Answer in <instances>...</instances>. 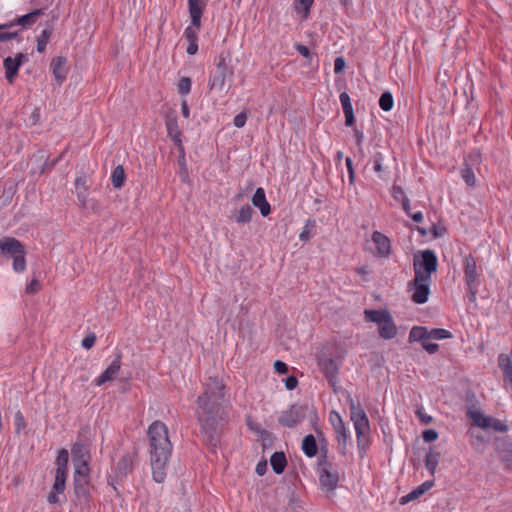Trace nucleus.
<instances>
[{"instance_id":"nucleus-60","label":"nucleus","mask_w":512,"mask_h":512,"mask_svg":"<svg viewBox=\"0 0 512 512\" xmlns=\"http://www.w3.org/2000/svg\"><path fill=\"white\" fill-rule=\"evenodd\" d=\"M422 347L424 350H426L429 354H434L438 351L439 349V345L436 344V343H430L428 342V340H426L423 344H422Z\"/></svg>"},{"instance_id":"nucleus-48","label":"nucleus","mask_w":512,"mask_h":512,"mask_svg":"<svg viewBox=\"0 0 512 512\" xmlns=\"http://www.w3.org/2000/svg\"><path fill=\"white\" fill-rule=\"evenodd\" d=\"M329 422L333 426V429L336 430L337 428H341V426L344 424L340 414L336 411H331L329 414Z\"/></svg>"},{"instance_id":"nucleus-7","label":"nucleus","mask_w":512,"mask_h":512,"mask_svg":"<svg viewBox=\"0 0 512 512\" xmlns=\"http://www.w3.org/2000/svg\"><path fill=\"white\" fill-rule=\"evenodd\" d=\"M431 276L428 274L422 275L417 272V276L414 275L413 281L409 284L413 289L411 299L417 304H424L428 301L430 294Z\"/></svg>"},{"instance_id":"nucleus-59","label":"nucleus","mask_w":512,"mask_h":512,"mask_svg":"<svg viewBox=\"0 0 512 512\" xmlns=\"http://www.w3.org/2000/svg\"><path fill=\"white\" fill-rule=\"evenodd\" d=\"M467 287V295L470 302L476 301V295L478 293V289L480 285L466 286Z\"/></svg>"},{"instance_id":"nucleus-50","label":"nucleus","mask_w":512,"mask_h":512,"mask_svg":"<svg viewBox=\"0 0 512 512\" xmlns=\"http://www.w3.org/2000/svg\"><path fill=\"white\" fill-rule=\"evenodd\" d=\"M339 100L342 105L343 111L353 110L351 99L347 92H342L339 95Z\"/></svg>"},{"instance_id":"nucleus-5","label":"nucleus","mask_w":512,"mask_h":512,"mask_svg":"<svg viewBox=\"0 0 512 512\" xmlns=\"http://www.w3.org/2000/svg\"><path fill=\"white\" fill-rule=\"evenodd\" d=\"M319 483L322 489L332 492L337 488L339 472L326 458L318 463Z\"/></svg>"},{"instance_id":"nucleus-17","label":"nucleus","mask_w":512,"mask_h":512,"mask_svg":"<svg viewBox=\"0 0 512 512\" xmlns=\"http://www.w3.org/2000/svg\"><path fill=\"white\" fill-rule=\"evenodd\" d=\"M253 209L249 204L231 211L230 219L237 224H247L252 220Z\"/></svg>"},{"instance_id":"nucleus-39","label":"nucleus","mask_w":512,"mask_h":512,"mask_svg":"<svg viewBox=\"0 0 512 512\" xmlns=\"http://www.w3.org/2000/svg\"><path fill=\"white\" fill-rule=\"evenodd\" d=\"M452 338V333L446 329L435 328L429 330V339L442 340Z\"/></svg>"},{"instance_id":"nucleus-45","label":"nucleus","mask_w":512,"mask_h":512,"mask_svg":"<svg viewBox=\"0 0 512 512\" xmlns=\"http://www.w3.org/2000/svg\"><path fill=\"white\" fill-rule=\"evenodd\" d=\"M228 55L221 53L217 58L216 62V70L224 71V72H233L232 69L227 64Z\"/></svg>"},{"instance_id":"nucleus-22","label":"nucleus","mask_w":512,"mask_h":512,"mask_svg":"<svg viewBox=\"0 0 512 512\" xmlns=\"http://www.w3.org/2000/svg\"><path fill=\"white\" fill-rule=\"evenodd\" d=\"M74 492L80 501H86L89 495V480L74 476Z\"/></svg>"},{"instance_id":"nucleus-31","label":"nucleus","mask_w":512,"mask_h":512,"mask_svg":"<svg viewBox=\"0 0 512 512\" xmlns=\"http://www.w3.org/2000/svg\"><path fill=\"white\" fill-rule=\"evenodd\" d=\"M336 433V439L338 442V450L341 454H345L346 452V442L349 438V432L347 431L345 425L343 424L341 428H337L334 430Z\"/></svg>"},{"instance_id":"nucleus-34","label":"nucleus","mask_w":512,"mask_h":512,"mask_svg":"<svg viewBox=\"0 0 512 512\" xmlns=\"http://www.w3.org/2000/svg\"><path fill=\"white\" fill-rule=\"evenodd\" d=\"M125 172L122 165H118L115 167L111 174V182L114 188H121L124 185L125 181Z\"/></svg>"},{"instance_id":"nucleus-61","label":"nucleus","mask_w":512,"mask_h":512,"mask_svg":"<svg viewBox=\"0 0 512 512\" xmlns=\"http://www.w3.org/2000/svg\"><path fill=\"white\" fill-rule=\"evenodd\" d=\"M345 65H346V63H345L344 58L343 57H337L335 59V62H334V72L335 73L342 72L344 70V68H345Z\"/></svg>"},{"instance_id":"nucleus-4","label":"nucleus","mask_w":512,"mask_h":512,"mask_svg":"<svg viewBox=\"0 0 512 512\" xmlns=\"http://www.w3.org/2000/svg\"><path fill=\"white\" fill-rule=\"evenodd\" d=\"M350 418L354 424L357 443L358 446L360 447L366 442L370 432L368 417L363 408L360 406V404H356L353 401H351Z\"/></svg>"},{"instance_id":"nucleus-11","label":"nucleus","mask_w":512,"mask_h":512,"mask_svg":"<svg viewBox=\"0 0 512 512\" xmlns=\"http://www.w3.org/2000/svg\"><path fill=\"white\" fill-rule=\"evenodd\" d=\"M1 255L9 258L17 257L18 254L26 253L23 244L13 237H3L0 239Z\"/></svg>"},{"instance_id":"nucleus-42","label":"nucleus","mask_w":512,"mask_h":512,"mask_svg":"<svg viewBox=\"0 0 512 512\" xmlns=\"http://www.w3.org/2000/svg\"><path fill=\"white\" fill-rule=\"evenodd\" d=\"M384 155L381 152H376L373 156V169L381 177V173L385 171L383 167Z\"/></svg>"},{"instance_id":"nucleus-63","label":"nucleus","mask_w":512,"mask_h":512,"mask_svg":"<svg viewBox=\"0 0 512 512\" xmlns=\"http://www.w3.org/2000/svg\"><path fill=\"white\" fill-rule=\"evenodd\" d=\"M274 369L280 373V374H286L288 372V367L287 365L280 361V360H277L275 363H274Z\"/></svg>"},{"instance_id":"nucleus-58","label":"nucleus","mask_w":512,"mask_h":512,"mask_svg":"<svg viewBox=\"0 0 512 512\" xmlns=\"http://www.w3.org/2000/svg\"><path fill=\"white\" fill-rule=\"evenodd\" d=\"M392 196L395 200H398L401 202L403 200V197H406L404 190L400 186H393Z\"/></svg>"},{"instance_id":"nucleus-15","label":"nucleus","mask_w":512,"mask_h":512,"mask_svg":"<svg viewBox=\"0 0 512 512\" xmlns=\"http://www.w3.org/2000/svg\"><path fill=\"white\" fill-rule=\"evenodd\" d=\"M207 5V0H188V10L191 18V24L194 27H201V17Z\"/></svg>"},{"instance_id":"nucleus-21","label":"nucleus","mask_w":512,"mask_h":512,"mask_svg":"<svg viewBox=\"0 0 512 512\" xmlns=\"http://www.w3.org/2000/svg\"><path fill=\"white\" fill-rule=\"evenodd\" d=\"M66 62L65 57H56L51 61V69L59 84L63 82L67 75Z\"/></svg>"},{"instance_id":"nucleus-6","label":"nucleus","mask_w":512,"mask_h":512,"mask_svg":"<svg viewBox=\"0 0 512 512\" xmlns=\"http://www.w3.org/2000/svg\"><path fill=\"white\" fill-rule=\"evenodd\" d=\"M438 259L434 251L426 249L420 253V256H415L413 260L414 274L417 276V272L422 275L428 274L431 276L433 272L437 270Z\"/></svg>"},{"instance_id":"nucleus-19","label":"nucleus","mask_w":512,"mask_h":512,"mask_svg":"<svg viewBox=\"0 0 512 512\" xmlns=\"http://www.w3.org/2000/svg\"><path fill=\"white\" fill-rule=\"evenodd\" d=\"M497 452L506 468L512 470V443L506 440L499 441Z\"/></svg>"},{"instance_id":"nucleus-37","label":"nucleus","mask_w":512,"mask_h":512,"mask_svg":"<svg viewBox=\"0 0 512 512\" xmlns=\"http://www.w3.org/2000/svg\"><path fill=\"white\" fill-rule=\"evenodd\" d=\"M394 100L390 92L386 91L382 93L379 99V106L384 111H390L393 108Z\"/></svg>"},{"instance_id":"nucleus-54","label":"nucleus","mask_w":512,"mask_h":512,"mask_svg":"<svg viewBox=\"0 0 512 512\" xmlns=\"http://www.w3.org/2000/svg\"><path fill=\"white\" fill-rule=\"evenodd\" d=\"M422 437L425 442H433L438 438V433L434 429H429L423 432Z\"/></svg>"},{"instance_id":"nucleus-38","label":"nucleus","mask_w":512,"mask_h":512,"mask_svg":"<svg viewBox=\"0 0 512 512\" xmlns=\"http://www.w3.org/2000/svg\"><path fill=\"white\" fill-rule=\"evenodd\" d=\"M89 461H82V462H73L75 467V473L74 476H79V478H87L89 475V467H88Z\"/></svg>"},{"instance_id":"nucleus-49","label":"nucleus","mask_w":512,"mask_h":512,"mask_svg":"<svg viewBox=\"0 0 512 512\" xmlns=\"http://www.w3.org/2000/svg\"><path fill=\"white\" fill-rule=\"evenodd\" d=\"M130 468H131V460L129 459V457H123L117 463V470L121 474H126Z\"/></svg>"},{"instance_id":"nucleus-64","label":"nucleus","mask_w":512,"mask_h":512,"mask_svg":"<svg viewBox=\"0 0 512 512\" xmlns=\"http://www.w3.org/2000/svg\"><path fill=\"white\" fill-rule=\"evenodd\" d=\"M297 384H298V380L294 376H289L285 380V387L288 390H293L294 388H296Z\"/></svg>"},{"instance_id":"nucleus-25","label":"nucleus","mask_w":512,"mask_h":512,"mask_svg":"<svg viewBox=\"0 0 512 512\" xmlns=\"http://www.w3.org/2000/svg\"><path fill=\"white\" fill-rule=\"evenodd\" d=\"M71 453L73 462L89 461L90 459L89 449L83 442H76L71 449Z\"/></svg>"},{"instance_id":"nucleus-24","label":"nucleus","mask_w":512,"mask_h":512,"mask_svg":"<svg viewBox=\"0 0 512 512\" xmlns=\"http://www.w3.org/2000/svg\"><path fill=\"white\" fill-rule=\"evenodd\" d=\"M88 178L85 174H81L77 176L75 179V190L77 194L78 200L85 205L87 200V191H88Z\"/></svg>"},{"instance_id":"nucleus-12","label":"nucleus","mask_w":512,"mask_h":512,"mask_svg":"<svg viewBox=\"0 0 512 512\" xmlns=\"http://www.w3.org/2000/svg\"><path fill=\"white\" fill-rule=\"evenodd\" d=\"M372 242L375 245L374 254L378 257L387 258L391 253V241L390 239L379 231H375L372 234Z\"/></svg>"},{"instance_id":"nucleus-62","label":"nucleus","mask_w":512,"mask_h":512,"mask_svg":"<svg viewBox=\"0 0 512 512\" xmlns=\"http://www.w3.org/2000/svg\"><path fill=\"white\" fill-rule=\"evenodd\" d=\"M345 115V125L348 127L353 126L355 122L353 110L343 111Z\"/></svg>"},{"instance_id":"nucleus-18","label":"nucleus","mask_w":512,"mask_h":512,"mask_svg":"<svg viewBox=\"0 0 512 512\" xmlns=\"http://www.w3.org/2000/svg\"><path fill=\"white\" fill-rule=\"evenodd\" d=\"M252 204L260 210L263 217H267L271 212V207L266 200L265 190L262 187L257 188L253 197Z\"/></svg>"},{"instance_id":"nucleus-10","label":"nucleus","mask_w":512,"mask_h":512,"mask_svg":"<svg viewBox=\"0 0 512 512\" xmlns=\"http://www.w3.org/2000/svg\"><path fill=\"white\" fill-rule=\"evenodd\" d=\"M464 282L466 286L481 285V270L477 267L476 260L472 255L463 259Z\"/></svg>"},{"instance_id":"nucleus-36","label":"nucleus","mask_w":512,"mask_h":512,"mask_svg":"<svg viewBox=\"0 0 512 512\" xmlns=\"http://www.w3.org/2000/svg\"><path fill=\"white\" fill-rule=\"evenodd\" d=\"M487 429H492V430L498 431V432H507L508 426L506 423H504L503 421H501L497 418L488 417Z\"/></svg>"},{"instance_id":"nucleus-13","label":"nucleus","mask_w":512,"mask_h":512,"mask_svg":"<svg viewBox=\"0 0 512 512\" xmlns=\"http://www.w3.org/2000/svg\"><path fill=\"white\" fill-rule=\"evenodd\" d=\"M24 59H26V55L22 53L16 54L15 57H7L4 59L5 77L9 83H13Z\"/></svg>"},{"instance_id":"nucleus-43","label":"nucleus","mask_w":512,"mask_h":512,"mask_svg":"<svg viewBox=\"0 0 512 512\" xmlns=\"http://www.w3.org/2000/svg\"><path fill=\"white\" fill-rule=\"evenodd\" d=\"M192 81L188 77H182L177 85L178 92L181 95H187L191 90Z\"/></svg>"},{"instance_id":"nucleus-41","label":"nucleus","mask_w":512,"mask_h":512,"mask_svg":"<svg viewBox=\"0 0 512 512\" xmlns=\"http://www.w3.org/2000/svg\"><path fill=\"white\" fill-rule=\"evenodd\" d=\"M25 254L26 253H21V254H18L17 257H14L13 258V270L16 272V273H22L25 271L26 269V259H25Z\"/></svg>"},{"instance_id":"nucleus-32","label":"nucleus","mask_w":512,"mask_h":512,"mask_svg":"<svg viewBox=\"0 0 512 512\" xmlns=\"http://www.w3.org/2000/svg\"><path fill=\"white\" fill-rule=\"evenodd\" d=\"M440 454L437 451L430 450L425 457V467L431 475L435 474L436 468L439 463Z\"/></svg>"},{"instance_id":"nucleus-9","label":"nucleus","mask_w":512,"mask_h":512,"mask_svg":"<svg viewBox=\"0 0 512 512\" xmlns=\"http://www.w3.org/2000/svg\"><path fill=\"white\" fill-rule=\"evenodd\" d=\"M308 408L302 405H292L289 409L283 411L278 418L279 423L288 428L300 424L307 414Z\"/></svg>"},{"instance_id":"nucleus-46","label":"nucleus","mask_w":512,"mask_h":512,"mask_svg":"<svg viewBox=\"0 0 512 512\" xmlns=\"http://www.w3.org/2000/svg\"><path fill=\"white\" fill-rule=\"evenodd\" d=\"M314 227H315L314 221H307V223L303 227L302 232L299 235V239L301 241H308L311 238V232Z\"/></svg>"},{"instance_id":"nucleus-1","label":"nucleus","mask_w":512,"mask_h":512,"mask_svg":"<svg viewBox=\"0 0 512 512\" xmlns=\"http://www.w3.org/2000/svg\"><path fill=\"white\" fill-rule=\"evenodd\" d=\"M225 386L216 377H209L204 383V392L197 399L198 421L209 445L216 447L219 429L226 422L227 415L223 406Z\"/></svg>"},{"instance_id":"nucleus-3","label":"nucleus","mask_w":512,"mask_h":512,"mask_svg":"<svg viewBox=\"0 0 512 512\" xmlns=\"http://www.w3.org/2000/svg\"><path fill=\"white\" fill-rule=\"evenodd\" d=\"M364 315L367 321L378 324L381 338L389 340L396 336L397 327L387 310H365Z\"/></svg>"},{"instance_id":"nucleus-33","label":"nucleus","mask_w":512,"mask_h":512,"mask_svg":"<svg viewBox=\"0 0 512 512\" xmlns=\"http://www.w3.org/2000/svg\"><path fill=\"white\" fill-rule=\"evenodd\" d=\"M42 15V10H34L33 12H30L26 15H23L21 17H19L17 20H16V24L22 26V27H30L31 25H33L38 17Z\"/></svg>"},{"instance_id":"nucleus-23","label":"nucleus","mask_w":512,"mask_h":512,"mask_svg":"<svg viewBox=\"0 0 512 512\" xmlns=\"http://www.w3.org/2000/svg\"><path fill=\"white\" fill-rule=\"evenodd\" d=\"M233 75V72L215 71L209 81V87L212 90L221 91L224 88L225 82Z\"/></svg>"},{"instance_id":"nucleus-35","label":"nucleus","mask_w":512,"mask_h":512,"mask_svg":"<svg viewBox=\"0 0 512 512\" xmlns=\"http://www.w3.org/2000/svg\"><path fill=\"white\" fill-rule=\"evenodd\" d=\"M468 414L475 425L482 429H487V420L489 416L484 415L480 411H469Z\"/></svg>"},{"instance_id":"nucleus-51","label":"nucleus","mask_w":512,"mask_h":512,"mask_svg":"<svg viewBox=\"0 0 512 512\" xmlns=\"http://www.w3.org/2000/svg\"><path fill=\"white\" fill-rule=\"evenodd\" d=\"M14 424L16 432H20L25 427V419L20 411L16 412L14 416Z\"/></svg>"},{"instance_id":"nucleus-52","label":"nucleus","mask_w":512,"mask_h":512,"mask_svg":"<svg viewBox=\"0 0 512 512\" xmlns=\"http://www.w3.org/2000/svg\"><path fill=\"white\" fill-rule=\"evenodd\" d=\"M179 163L181 166L180 172H179L180 178H181L182 182H186L188 180V171H187V166H186V161H185L184 155H182L181 159L179 160Z\"/></svg>"},{"instance_id":"nucleus-53","label":"nucleus","mask_w":512,"mask_h":512,"mask_svg":"<svg viewBox=\"0 0 512 512\" xmlns=\"http://www.w3.org/2000/svg\"><path fill=\"white\" fill-rule=\"evenodd\" d=\"M345 164H346L348 175H349V182H350V184H354V182H355V172H354V168H353L352 159L350 157H347L345 159Z\"/></svg>"},{"instance_id":"nucleus-55","label":"nucleus","mask_w":512,"mask_h":512,"mask_svg":"<svg viewBox=\"0 0 512 512\" xmlns=\"http://www.w3.org/2000/svg\"><path fill=\"white\" fill-rule=\"evenodd\" d=\"M246 121H247L246 113L245 112H241V113H239L238 115L235 116L233 123H234V125L237 128H242V127L245 126Z\"/></svg>"},{"instance_id":"nucleus-47","label":"nucleus","mask_w":512,"mask_h":512,"mask_svg":"<svg viewBox=\"0 0 512 512\" xmlns=\"http://www.w3.org/2000/svg\"><path fill=\"white\" fill-rule=\"evenodd\" d=\"M199 28H196L191 24L190 26L186 27L184 30V37L187 39L188 42H197L198 41V35L197 30Z\"/></svg>"},{"instance_id":"nucleus-44","label":"nucleus","mask_w":512,"mask_h":512,"mask_svg":"<svg viewBox=\"0 0 512 512\" xmlns=\"http://www.w3.org/2000/svg\"><path fill=\"white\" fill-rule=\"evenodd\" d=\"M461 175L468 186H474L476 179L472 168H470L469 166H465L461 171Z\"/></svg>"},{"instance_id":"nucleus-16","label":"nucleus","mask_w":512,"mask_h":512,"mask_svg":"<svg viewBox=\"0 0 512 512\" xmlns=\"http://www.w3.org/2000/svg\"><path fill=\"white\" fill-rule=\"evenodd\" d=\"M318 367L329 382H333L338 372V364L333 358L326 356L319 357Z\"/></svg>"},{"instance_id":"nucleus-30","label":"nucleus","mask_w":512,"mask_h":512,"mask_svg":"<svg viewBox=\"0 0 512 512\" xmlns=\"http://www.w3.org/2000/svg\"><path fill=\"white\" fill-rule=\"evenodd\" d=\"M498 366L503 372L504 381L512 377V360L507 354L498 356Z\"/></svg>"},{"instance_id":"nucleus-57","label":"nucleus","mask_w":512,"mask_h":512,"mask_svg":"<svg viewBox=\"0 0 512 512\" xmlns=\"http://www.w3.org/2000/svg\"><path fill=\"white\" fill-rule=\"evenodd\" d=\"M96 341L95 334H89L82 340V347L85 349H90L93 347Z\"/></svg>"},{"instance_id":"nucleus-14","label":"nucleus","mask_w":512,"mask_h":512,"mask_svg":"<svg viewBox=\"0 0 512 512\" xmlns=\"http://www.w3.org/2000/svg\"><path fill=\"white\" fill-rule=\"evenodd\" d=\"M121 368V356L117 357L109 364L105 371L95 379V384L101 386L106 382L112 381L116 378Z\"/></svg>"},{"instance_id":"nucleus-27","label":"nucleus","mask_w":512,"mask_h":512,"mask_svg":"<svg viewBox=\"0 0 512 512\" xmlns=\"http://www.w3.org/2000/svg\"><path fill=\"white\" fill-rule=\"evenodd\" d=\"M166 129L171 139L178 145H181V132L178 128L176 117H169L166 120Z\"/></svg>"},{"instance_id":"nucleus-28","label":"nucleus","mask_w":512,"mask_h":512,"mask_svg":"<svg viewBox=\"0 0 512 512\" xmlns=\"http://www.w3.org/2000/svg\"><path fill=\"white\" fill-rule=\"evenodd\" d=\"M429 340V330L426 327L414 326L409 333L410 342H422Z\"/></svg>"},{"instance_id":"nucleus-26","label":"nucleus","mask_w":512,"mask_h":512,"mask_svg":"<svg viewBox=\"0 0 512 512\" xmlns=\"http://www.w3.org/2000/svg\"><path fill=\"white\" fill-rule=\"evenodd\" d=\"M270 464H271L273 471L276 474H281L287 465V460H286L285 454L283 452L273 453L270 458Z\"/></svg>"},{"instance_id":"nucleus-40","label":"nucleus","mask_w":512,"mask_h":512,"mask_svg":"<svg viewBox=\"0 0 512 512\" xmlns=\"http://www.w3.org/2000/svg\"><path fill=\"white\" fill-rule=\"evenodd\" d=\"M50 31L47 29H44L41 34L37 38V51L40 53H43L46 49V45L49 42L50 39Z\"/></svg>"},{"instance_id":"nucleus-8","label":"nucleus","mask_w":512,"mask_h":512,"mask_svg":"<svg viewBox=\"0 0 512 512\" xmlns=\"http://www.w3.org/2000/svg\"><path fill=\"white\" fill-rule=\"evenodd\" d=\"M69 454L66 449H61L58 452L56 459V471L54 489L57 492H64L66 486L67 470H68Z\"/></svg>"},{"instance_id":"nucleus-2","label":"nucleus","mask_w":512,"mask_h":512,"mask_svg":"<svg viewBox=\"0 0 512 512\" xmlns=\"http://www.w3.org/2000/svg\"><path fill=\"white\" fill-rule=\"evenodd\" d=\"M147 437L153 479L163 483L173 449L168 427L162 421L155 420L148 427Z\"/></svg>"},{"instance_id":"nucleus-29","label":"nucleus","mask_w":512,"mask_h":512,"mask_svg":"<svg viewBox=\"0 0 512 512\" xmlns=\"http://www.w3.org/2000/svg\"><path fill=\"white\" fill-rule=\"evenodd\" d=\"M302 450L304 454L309 458H312L317 454V444L315 437L312 434H309L303 438Z\"/></svg>"},{"instance_id":"nucleus-56","label":"nucleus","mask_w":512,"mask_h":512,"mask_svg":"<svg viewBox=\"0 0 512 512\" xmlns=\"http://www.w3.org/2000/svg\"><path fill=\"white\" fill-rule=\"evenodd\" d=\"M40 282L37 279H32L30 283L26 286V292L29 294H34L40 290Z\"/></svg>"},{"instance_id":"nucleus-20","label":"nucleus","mask_w":512,"mask_h":512,"mask_svg":"<svg viewBox=\"0 0 512 512\" xmlns=\"http://www.w3.org/2000/svg\"><path fill=\"white\" fill-rule=\"evenodd\" d=\"M434 486L433 480H427L423 482L420 486L409 492L407 495L401 497L400 504H407L411 501L418 499L420 496L425 494L428 490H430Z\"/></svg>"}]
</instances>
